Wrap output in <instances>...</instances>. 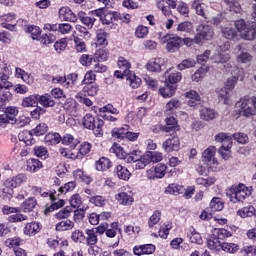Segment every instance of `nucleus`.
Returning <instances> with one entry per match:
<instances>
[{
	"mask_svg": "<svg viewBox=\"0 0 256 256\" xmlns=\"http://www.w3.org/2000/svg\"><path fill=\"white\" fill-rule=\"evenodd\" d=\"M44 141L46 145H59L61 143V134L57 132L48 133Z\"/></svg>",
	"mask_w": 256,
	"mask_h": 256,
	"instance_id": "obj_37",
	"label": "nucleus"
},
{
	"mask_svg": "<svg viewBox=\"0 0 256 256\" xmlns=\"http://www.w3.org/2000/svg\"><path fill=\"white\" fill-rule=\"evenodd\" d=\"M224 69L228 71V73H231L232 76L227 78L223 88L216 89V94L218 98L224 102V105H232L233 100L231 99V92L237 86L239 79L240 81L245 79V72L237 66H231V64L224 65Z\"/></svg>",
	"mask_w": 256,
	"mask_h": 256,
	"instance_id": "obj_2",
	"label": "nucleus"
},
{
	"mask_svg": "<svg viewBox=\"0 0 256 256\" xmlns=\"http://www.w3.org/2000/svg\"><path fill=\"white\" fill-rule=\"evenodd\" d=\"M215 177H199L196 179L197 185H202L203 187H211V185H215Z\"/></svg>",
	"mask_w": 256,
	"mask_h": 256,
	"instance_id": "obj_60",
	"label": "nucleus"
},
{
	"mask_svg": "<svg viewBox=\"0 0 256 256\" xmlns=\"http://www.w3.org/2000/svg\"><path fill=\"white\" fill-rule=\"evenodd\" d=\"M74 178L76 179V181L86 183V185H89V183H91V176L85 174V172H83L82 170L74 171Z\"/></svg>",
	"mask_w": 256,
	"mask_h": 256,
	"instance_id": "obj_58",
	"label": "nucleus"
},
{
	"mask_svg": "<svg viewBox=\"0 0 256 256\" xmlns=\"http://www.w3.org/2000/svg\"><path fill=\"white\" fill-rule=\"evenodd\" d=\"M177 91V87L173 86L171 84L165 83L163 87L159 89V94L164 99H171L175 95V92Z\"/></svg>",
	"mask_w": 256,
	"mask_h": 256,
	"instance_id": "obj_28",
	"label": "nucleus"
},
{
	"mask_svg": "<svg viewBox=\"0 0 256 256\" xmlns=\"http://www.w3.org/2000/svg\"><path fill=\"white\" fill-rule=\"evenodd\" d=\"M180 108L181 101L177 98H172L169 100V102L166 103L165 113H167V115H172V113H175V111Z\"/></svg>",
	"mask_w": 256,
	"mask_h": 256,
	"instance_id": "obj_30",
	"label": "nucleus"
},
{
	"mask_svg": "<svg viewBox=\"0 0 256 256\" xmlns=\"http://www.w3.org/2000/svg\"><path fill=\"white\" fill-rule=\"evenodd\" d=\"M84 243L87 246H93V245H97V243H99V236L97 235V232L95 231V229H86L85 230Z\"/></svg>",
	"mask_w": 256,
	"mask_h": 256,
	"instance_id": "obj_25",
	"label": "nucleus"
},
{
	"mask_svg": "<svg viewBox=\"0 0 256 256\" xmlns=\"http://www.w3.org/2000/svg\"><path fill=\"white\" fill-rule=\"evenodd\" d=\"M187 104L189 107H199L201 105V95L195 90H190L185 93Z\"/></svg>",
	"mask_w": 256,
	"mask_h": 256,
	"instance_id": "obj_20",
	"label": "nucleus"
},
{
	"mask_svg": "<svg viewBox=\"0 0 256 256\" xmlns=\"http://www.w3.org/2000/svg\"><path fill=\"white\" fill-rule=\"evenodd\" d=\"M133 251H134V255H137V256L153 255V253H155V245L146 244V245L135 246Z\"/></svg>",
	"mask_w": 256,
	"mask_h": 256,
	"instance_id": "obj_23",
	"label": "nucleus"
},
{
	"mask_svg": "<svg viewBox=\"0 0 256 256\" xmlns=\"http://www.w3.org/2000/svg\"><path fill=\"white\" fill-rule=\"evenodd\" d=\"M223 5L232 15H241L243 13V8H241V4L237 0H223Z\"/></svg>",
	"mask_w": 256,
	"mask_h": 256,
	"instance_id": "obj_22",
	"label": "nucleus"
},
{
	"mask_svg": "<svg viewBox=\"0 0 256 256\" xmlns=\"http://www.w3.org/2000/svg\"><path fill=\"white\" fill-rule=\"evenodd\" d=\"M235 108L237 109L241 117H255L256 109L249 96H244L236 103Z\"/></svg>",
	"mask_w": 256,
	"mask_h": 256,
	"instance_id": "obj_7",
	"label": "nucleus"
},
{
	"mask_svg": "<svg viewBox=\"0 0 256 256\" xmlns=\"http://www.w3.org/2000/svg\"><path fill=\"white\" fill-rule=\"evenodd\" d=\"M77 79L79 75L77 73H71L66 76L65 89H73L77 85Z\"/></svg>",
	"mask_w": 256,
	"mask_h": 256,
	"instance_id": "obj_55",
	"label": "nucleus"
},
{
	"mask_svg": "<svg viewBox=\"0 0 256 256\" xmlns=\"http://www.w3.org/2000/svg\"><path fill=\"white\" fill-rule=\"evenodd\" d=\"M217 117V112L211 108H202L200 109V118L203 121H213Z\"/></svg>",
	"mask_w": 256,
	"mask_h": 256,
	"instance_id": "obj_32",
	"label": "nucleus"
},
{
	"mask_svg": "<svg viewBox=\"0 0 256 256\" xmlns=\"http://www.w3.org/2000/svg\"><path fill=\"white\" fill-rule=\"evenodd\" d=\"M186 235L190 243H195L196 245H203V237H201V234L197 232V230L193 226H190L186 229Z\"/></svg>",
	"mask_w": 256,
	"mask_h": 256,
	"instance_id": "obj_21",
	"label": "nucleus"
},
{
	"mask_svg": "<svg viewBox=\"0 0 256 256\" xmlns=\"http://www.w3.org/2000/svg\"><path fill=\"white\" fill-rule=\"evenodd\" d=\"M231 48V44L229 42H225L222 46L219 47L218 52L211 57L212 63H219L223 65V63H227L231 59V56L226 51H229Z\"/></svg>",
	"mask_w": 256,
	"mask_h": 256,
	"instance_id": "obj_12",
	"label": "nucleus"
},
{
	"mask_svg": "<svg viewBox=\"0 0 256 256\" xmlns=\"http://www.w3.org/2000/svg\"><path fill=\"white\" fill-rule=\"evenodd\" d=\"M226 197L230 203H243L245 199L251 197V189L243 183L234 184L226 190Z\"/></svg>",
	"mask_w": 256,
	"mask_h": 256,
	"instance_id": "obj_3",
	"label": "nucleus"
},
{
	"mask_svg": "<svg viewBox=\"0 0 256 256\" xmlns=\"http://www.w3.org/2000/svg\"><path fill=\"white\" fill-rule=\"evenodd\" d=\"M158 39L162 45H165L166 43V49L170 53L179 51L181 45H183V38L179 36H173L172 34H163V32H159Z\"/></svg>",
	"mask_w": 256,
	"mask_h": 256,
	"instance_id": "obj_5",
	"label": "nucleus"
},
{
	"mask_svg": "<svg viewBox=\"0 0 256 256\" xmlns=\"http://www.w3.org/2000/svg\"><path fill=\"white\" fill-rule=\"evenodd\" d=\"M115 199L120 205H123L124 207H131V205L135 203L133 194H128L127 192H120L116 194Z\"/></svg>",
	"mask_w": 256,
	"mask_h": 256,
	"instance_id": "obj_18",
	"label": "nucleus"
},
{
	"mask_svg": "<svg viewBox=\"0 0 256 256\" xmlns=\"http://www.w3.org/2000/svg\"><path fill=\"white\" fill-rule=\"evenodd\" d=\"M118 67L125 75H129V73H131V62L123 56H120L118 59Z\"/></svg>",
	"mask_w": 256,
	"mask_h": 256,
	"instance_id": "obj_42",
	"label": "nucleus"
},
{
	"mask_svg": "<svg viewBox=\"0 0 256 256\" xmlns=\"http://www.w3.org/2000/svg\"><path fill=\"white\" fill-rule=\"evenodd\" d=\"M111 160L107 157H101L99 160L95 162L96 171H107V169H111Z\"/></svg>",
	"mask_w": 256,
	"mask_h": 256,
	"instance_id": "obj_34",
	"label": "nucleus"
},
{
	"mask_svg": "<svg viewBox=\"0 0 256 256\" xmlns=\"http://www.w3.org/2000/svg\"><path fill=\"white\" fill-rule=\"evenodd\" d=\"M145 155L149 163H160V161H163V153L161 152L147 151Z\"/></svg>",
	"mask_w": 256,
	"mask_h": 256,
	"instance_id": "obj_51",
	"label": "nucleus"
},
{
	"mask_svg": "<svg viewBox=\"0 0 256 256\" xmlns=\"http://www.w3.org/2000/svg\"><path fill=\"white\" fill-rule=\"evenodd\" d=\"M60 141L62 145L69 147L71 151H75L77 145H79V139L74 138V136L71 134H65L63 137H61Z\"/></svg>",
	"mask_w": 256,
	"mask_h": 256,
	"instance_id": "obj_24",
	"label": "nucleus"
},
{
	"mask_svg": "<svg viewBox=\"0 0 256 256\" xmlns=\"http://www.w3.org/2000/svg\"><path fill=\"white\" fill-rule=\"evenodd\" d=\"M209 207H210L212 213H216L217 211H223L225 204L223 203V200L221 198L214 197L210 201Z\"/></svg>",
	"mask_w": 256,
	"mask_h": 256,
	"instance_id": "obj_40",
	"label": "nucleus"
},
{
	"mask_svg": "<svg viewBox=\"0 0 256 256\" xmlns=\"http://www.w3.org/2000/svg\"><path fill=\"white\" fill-rule=\"evenodd\" d=\"M162 149H164L165 153L179 151L181 149V140L177 136L168 138L162 143Z\"/></svg>",
	"mask_w": 256,
	"mask_h": 256,
	"instance_id": "obj_15",
	"label": "nucleus"
},
{
	"mask_svg": "<svg viewBox=\"0 0 256 256\" xmlns=\"http://www.w3.org/2000/svg\"><path fill=\"white\" fill-rule=\"evenodd\" d=\"M234 26L235 28H233V25L231 24L221 26V33L225 39H229L230 41H239L240 37L241 39H245V41H255L256 24H247L245 20L239 19L234 22Z\"/></svg>",
	"mask_w": 256,
	"mask_h": 256,
	"instance_id": "obj_1",
	"label": "nucleus"
},
{
	"mask_svg": "<svg viewBox=\"0 0 256 256\" xmlns=\"http://www.w3.org/2000/svg\"><path fill=\"white\" fill-rule=\"evenodd\" d=\"M36 206L37 200H35V198H28L21 204L20 210L24 213H31V211H33Z\"/></svg>",
	"mask_w": 256,
	"mask_h": 256,
	"instance_id": "obj_38",
	"label": "nucleus"
},
{
	"mask_svg": "<svg viewBox=\"0 0 256 256\" xmlns=\"http://www.w3.org/2000/svg\"><path fill=\"white\" fill-rule=\"evenodd\" d=\"M196 41L198 43H203V41H211L215 32L213 28L209 25L201 24L196 28Z\"/></svg>",
	"mask_w": 256,
	"mask_h": 256,
	"instance_id": "obj_11",
	"label": "nucleus"
},
{
	"mask_svg": "<svg viewBox=\"0 0 256 256\" xmlns=\"http://www.w3.org/2000/svg\"><path fill=\"white\" fill-rule=\"evenodd\" d=\"M238 217L242 219H247V217H253L255 215V207L253 206H246L237 211Z\"/></svg>",
	"mask_w": 256,
	"mask_h": 256,
	"instance_id": "obj_46",
	"label": "nucleus"
},
{
	"mask_svg": "<svg viewBox=\"0 0 256 256\" xmlns=\"http://www.w3.org/2000/svg\"><path fill=\"white\" fill-rule=\"evenodd\" d=\"M75 227V223L71 220H62L55 226L56 231H71Z\"/></svg>",
	"mask_w": 256,
	"mask_h": 256,
	"instance_id": "obj_44",
	"label": "nucleus"
},
{
	"mask_svg": "<svg viewBox=\"0 0 256 256\" xmlns=\"http://www.w3.org/2000/svg\"><path fill=\"white\" fill-rule=\"evenodd\" d=\"M104 119V121H109L110 123H115L118 121L117 117L113 115H119V109L115 108L113 104H106L101 108L94 107V111L97 112ZM110 113V114H107Z\"/></svg>",
	"mask_w": 256,
	"mask_h": 256,
	"instance_id": "obj_10",
	"label": "nucleus"
},
{
	"mask_svg": "<svg viewBox=\"0 0 256 256\" xmlns=\"http://www.w3.org/2000/svg\"><path fill=\"white\" fill-rule=\"evenodd\" d=\"M197 65V61L193 58L184 59L180 64L177 65L179 71H185V69H191Z\"/></svg>",
	"mask_w": 256,
	"mask_h": 256,
	"instance_id": "obj_52",
	"label": "nucleus"
},
{
	"mask_svg": "<svg viewBox=\"0 0 256 256\" xmlns=\"http://www.w3.org/2000/svg\"><path fill=\"white\" fill-rule=\"evenodd\" d=\"M156 7L166 17H171L173 15V12L171 11V8L169 6H167V1H165V0L157 1Z\"/></svg>",
	"mask_w": 256,
	"mask_h": 256,
	"instance_id": "obj_49",
	"label": "nucleus"
},
{
	"mask_svg": "<svg viewBox=\"0 0 256 256\" xmlns=\"http://www.w3.org/2000/svg\"><path fill=\"white\" fill-rule=\"evenodd\" d=\"M58 13L61 21H70L71 23H75L77 21V15H75L71 8L67 6L61 7Z\"/></svg>",
	"mask_w": 256,
	"mask_h": 256,
	"instance_id": "obj_19",
	"label": "nucleus"
},
{
	"mask_svg": "<svg viewBox=\"0 0 256 256\" xmlns=\"http://www.w3.org/2000/svg\"><path fill=\"white\" fill-rule=\"evenodd\" d=\"M231 147H233V144L229 143L227 145H222L219 148L218 153L224 161H229V159H231Z\"/></svg>",
	"mask_w": 256,
	"mask_h": 256,
	"instance_id": "obj_48",
	"label": "nucleus"
},
{
	"mask_svg": "<svg viewBox=\"0 0 256 256\" xmlns=\"http://www.w3.org/2000/svg\"><path fill=\"white\" fill-rule=\"evenodd\" d=\"M78 17L83 25H86V27H89L90 29L93 27V25H95V17L87 16V14H85L83 11L78 13Z\"/></svg>",
	"mask_w": 256,
	"mask_h": 256,
	"instance_id": "obj_50",
	"label": "nucleus"
},
{
	"mask_svg": "<svg viewBox=\"0 0 256 256\" xmlns=\"http://www.w3.org/2000/svg\"><path fill=\"white\" fill-rule=\"evenodd\" d=\"M25 181H27V176L25 174H18L16 176H11L7 178L4 181V186L6 187L3 190L4 197L6 195L7 199H11L14 193L13 189H17V187H21V185H23Z\"/></svg>",
	"mask_w": 256,
	"mask_h": 256,
	"instance_id": "obj_4",
	"label": "nucleus"
},
{
	"mask_svg": "<svg viewBox=\"0 0 256 256\" xmlns=\"http://www.w3.org/2000/svg\"><path fill=\"white\" fill-rule=\"evenodd\" d=\"M185 191V188L179 184H170L166 187V195H181Z\"/></svg>",
	"mask_w": 256,
	"mask_h": 256,
	"instance_id": "obj_41",
	"label": "nucleus"
},
{
	"mask_svg": "<svg viewBox=\"0 0 256 256\" xmlns=\"http://www.w3.org/2000/svg\"><path fill=\"white\" fill-rule=\"evenodd\" d=\"M40 169H43V163L39 159L30 158L27 160V171L37 173Z\"/></svg>",
	"mask_w": 256,
	"mask_h": 256,
	"instance_id": "obj_33",
	"label": "nucleus"
},
{
	"mask_svg": "<svg viewBox=\"0 0 256 256\" xmlns=\"http://www.w3.org/2000/svg\"><path fill=\"white\" fill-rule=\"evenodd\" d=\"M67 45H69L67 38H61L54 43V49L56 53H63L67 49Z\"/></svg>",
	"mask_w": 256,
	"mask_h": 256,
	"instance_id": "obj_61",
	"label": "nucleus"
},
{
	"mask_svg": "<svg viewBox=\"0 0 256 256\" xmlns=\"http://www.w3.org/2000/svg\"><path fill=\"white\" fill-rule=\"evenodd\" d=\"M71 239L74 243H85V233L81 230H74L71 234Z\"/></svg>",
	"mask_w": 256,
	"mask_h": 256,
	"instance_id": "obj_64",
	"label": "nucleus"
},
{
	"mask_svg": "<svg viewBox=\"0 0 256 256\" xmlns=\"http://www.w3.org/2000/svg\"><path fill=\"white\" fill-rule=\"evenodd\" d=\"M26 33H30L32 39L38 40L41 37V28L35 25L27 26L25 29Z\"/></svg>",
	"mask_w": 256,
	"mask_h": 256,
	"instance_id": "obj_62",
	"label": "nucleus"
},
{
	"mask_svg": "<svg viewBox=\"0 0 256 256\" xmlns=\"http://www.w3.org/2000/svg\"><path fill=\"white\" fill-rule=\"evenodd\" d=\"M235 51H240V54L237 55L238 63H250V61H253V56L249 52L241 50V45L236 46Z\"/></svg>",
	"mask_w": 256,
	"mask_h": 256,
	"instance_id": "obj_39",
	"label": "nucleus"
},
{
	"mask_svg": "<svg viewBox=\"0 0 256 256\" xmlns=\"http://www.w3.org/2000/svg\"><path fill=\"white\" fill-rule=\"evenodd\" d=\"M165 173H167V165L160 163L147 170L146 176L150 181H155V179H163L165 177Z\"/></svg>",
	"mask_w": 256,
	"mask_h": 256,
	"instance_id": "obj_13",
	"label": "nucleus"
},
{
	"mask_svg": "<svg viewBox=\"0 0 256 256\" xmlns=\"http://www.w3.org/2000/svg\"><path fill=\"white\" fill-rule=\"evenodd\" d=\"M38 103H40L42 107H55V100H53L49 94L38 96Z\"/></svg>",
	"mask_w": 256,
	"mask_h": 256,
	"instance_id": "obj_47",
	"label": "nucleus"
},
{
	"mask_svg": "<svg viewBox=\"0 0 256 256\" xmlns=\"http://www.w3.org/2000/svg\"><path fill=\"white\" fill-rule=\"evenodd\" d=\"M81 93L88 95V97H96L97 93H99V86L97 84H87L83 87Z\"/></svg>",
	"mask_w": 256,
	"mask_h": 256,
	"instance_id": "obj_43",
	"label": "nucleus"
},
{
	"mask_svg": "<svg viewBox=\"0 0 256 256\" xmlns=\"http://www.w3.org/2000/svg\"><path fill=\"white\" fill-rule=\"evenodd\" d=\"M215 153H217V148H215V146H209L202 153V161L203 163H206L207 167L217 168V165H219L217 158H215Z\"/></svg>",
	"mask_w": 256,
	"mask_h": 256,
	"instance_id": "obj_14",
	"label": "nucleus"
},
{
	"mask_svg": "<svg viewBox=\"0 0 256 256\" xmlns=\"http://www.w3.org/2000/svg\"><path fill=\"white\" fill-rule=\"evenodd\" d=\"M126 81L132 89H139L141 87V78L137 77L133 72L126 75Z\"/></svg>",
	"mask_w": 256,
	"mask_h": 256,
	"instance_id": "obj_36",
	"label": "nucleus"
},
{
	"mask_svg": "<svg viewBox=\"0 0 256 256\" xmlns=\"http://www.w3.org/2000/svg\"><path fill=\"white\" fill-rule=\"evenodd\" d=\"M176 31L179 33H188V35H193L195 33V26L191 21H184L177 25Z\"/></svg>",
	"mask_w": 256,
	"mask_h": 256,
	"instance_id": "obj_29",
	"label": "nucleus"
},
{
	"mask_svg": "<svg viewBox=\"0 0 256 256\" xmlns=\"http://www.w3.org/2000/svg\"><path fill=\"white\" fill-rule=\"evenodd\" d=\"M209 73V67L202 66L200 67L193 75H192V81H195L196 83H199V81H203L205 75Z\"/></svg>",
	"mask_w": 256,
	"mask_h": 256,
	"instance_id": "obj_45",
	"label": "nucleus"
},
{
	"mask_svg": "<svg viewBox=\"0 0 256 256\" xmlns=\"http://www.w3.org/2000/svg\"><path fill=\"white\" fill-rule=\"evenodd\" d=\"M91 143L83 142L80 144L78 150L69 151L67 148H60L59 152L62 157H66L67 159H83L84 155L91 152Z\"/></svg>",
	"mask_w": 256,
	"mask_h": 256,
	"instance_id": "obj_8",
	"label": "nucleus"
},
{
	"mask_svg": "<svg viewBox=\"0 0 256 256\" xmlns=\"http://www.w3.org/2000/svg\"><path fill=\"white\" fill-rule=\"evenodd\" d=\"M37 103H39V95H30L22 101L24 107H37Z\"/></svg>",
	"mask_w": 256,
	"mask_h": 256,
	"instance_id": "obj_57",
	"label": "nucleus"
},
{
	"mask_svg": "<svg viewBox=\"0 0 256 256\" xmlns=\"http://www.w3.org/2000/svg\"><path fill=\"white\" fill-rule=\"evenodd\" d=\"M95 125H97V121L95 120V116L92 114H86L83 117V126L86 129H95Z\"/></svg>",
	"mask_w": 256,
	"mask_h": 256,
	"instance_id": "obj_56",
	"label": "nucleus"
},
{
	"mask_svg": "<svg viewBox=\"0 0 256 256\" xmlns=\"http://www.w3.org/2000/svg\"><path fill=\"white\" fill-rule=\"evenodd\" d=\"M222 246H223V243L219 241L217 235L215 234H212V236L207 240V247L212 251H221Z\"/></svg>",
	"mask_w": 256,
	"mask_h": 256,
	"instance_id": "obj_35",
	"label": "nucleus"
},
{
	"mask_svg": "<svg viewBox=\"0 0 256 256\" xmlns=\"http://www.w3.org/2000/svg\"><path fill=\"white\" fill-rule=\"evenodd\" d=\"M47 124L41 123L35 127V129L32 130V132L25 131L22 132L19 137L22 139L23 143L25 145H32L33 144V134L36 135V137H41V135H45L47 133Z\"/></svg>",
	"mask_w": 256,
	"mask_h": 256,
	"instance_id": "obj_9",
	"label": "nucleus"
},
{
	"mask_svg": "<svg viewBox=\"0 0 256 256\" xmlns=\"http://www.w3.org/2000/svg\"><path fill=\"white\" fill-rule=\"evenodd\" d=\"M165 77H166L165 83L175 86L177 85V83L181 81V79H183V74L177 71L169 72L168 70L165 72Z\"/></svg>",
	"mask_w": 256,
	"mask_h": 256,
	"instance_id": "obj_26",
	"label": "nucleus"
},
{
	"mask_svg": "<svg viewBox=\"0 0 256 256\" xmlns=\"http://www.w3.org/2000/svg\"><path fill=\"white\" fill-rule=\"evenodd\" d=\"M41 231V224L39 222H30L27 223L24 227V235H29V237H33L37 235Z\"/></svg>",
	"mask_w": 256,
	"mask_h": 256,
	"instance_id": "obj_27",
	"label": "nucleus"
},
{
	"mask_svg": "<svg viewBox=\"0 0 256 256\" xmlns=\"http://www.w3.org/2000/svg\"><path fill=\"white\" fill-rule=\"evenodd\" d=\"M1 27L3 29H8V31H15L17 27V16L13 13H8L0 16Z\"/></svg>",
	"mask_w": 256,
	"mask_h": 256,
	"instance_id": "obj_16",
	"label": "nucleus"
},
{
	"mask_svg": "<svg viewBox=\"0 0 256 256\" xmlns=\"http://www.w3.org/2000/svg\"><path fill=\"white\" fill-rule=\"evenodd\" d=\"M163 67H165V59L161 57L152 58L146 64V69L150 73H161Z\"/></svg>",
	"mask_w": 256,
	"mask_h": 256,
	"instance_id": "obj_17",
	"label": "nucleus"
},
{
	"mask_svg": "<svg viewBox=\"0 0 256 256\" xmlns=\"http://www.w3.org/2000/svg\"><path fill=\"white\" fill-rule=\"evenodd\" d=\"M166 127L164 131L166 133H170V131H179V126L177 125V119L175 117H168L166 118Z\"/></svg>",
	"mask_w": 256,
	"mask_h": 256,
	"instance_id": "obj_54",
	"label": "nucleus"
},
{
	"mask_svg": "<svg viewBox=\"0 0 256 256\" xmlns=\"http://www.w3.org/2000/svg\"><path fill=\"white\" fill-rule=\"evenodd\" d=\"M173 229V223L172 222H165L161 227L158 232L159 237L161 239H167L169 237V231Z\"/></svg>",
	"mask_w": 256,
	"mask_h": 256,
	"instance_id": "obj_53",
	"label": "nucleus"
},
{
	"mask_svg": "<svg viewBox=\"0 0 256 256\" xmlns=\"http://www.w3.org/2000/svg\"><path fill=\"white\" fill-rule=\"evenodd\" d=\"M110 153H115L118 159H122L126 161V163H133V161H139L141 159V150H133L132 152H125L123 147L119 146L118 144H113L110 148Z\"/></svg>",
	"mask_w": 256,
	"mask_h": 256,
	"instance_id": "obj_6",
	"label": "nucleus"
},
{
	"mask_svg": "<svg viewBox=\"0 0 256 256\" xmlns=\"http://www.w3.org/2000/svg\"><path fill=\"white\" fill-rule=\"evenodd\" d=\"M215 141L217 143H223V145H229V143L233 144V136L220 132L215 136Z\"/></svg>",
	"mask_w": 256,
	"mask_h": 256,
	"instance_id": "obj_59",
	"label": "nucleus"
},
{
	"mask_svg": "<svg viewBox=\"0 0 256 256\" xmlns=\"http://www.w3.org/2000/svg\"><path fill=\"white\" fill-rule=\"evenodd\" d=\"M115 174L117 175L118 179L122 181H129V179H131V172L123 165L116 166Z\"/></svg>",
	"mask_w": 256,
	"mask_h": 256,
	"instance_id": "obj_31",
	"label": "nucleus"
},
{
	"mask_svg": "<svg viewBox=\"0 0 256 256\" xmlns=\"http://www.w3.org/2000/svg\"><path fill=\"white\" fill-rule=\"evenodd\" d=\"M107 32H105V30H98L96 32V37H97V41H96V45H102V46H107L109 42H107Z\"/></svg>",
	"mask_w": 256,
	"mask_h": 256,
	"instance_id": "obj_63",
	"label": "nucleus"
}]
</instances>
